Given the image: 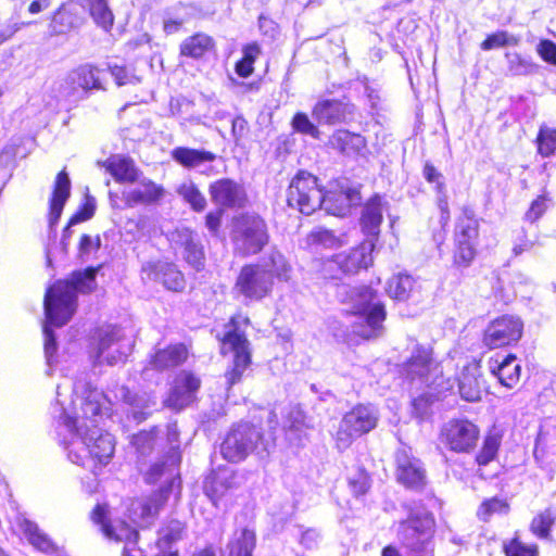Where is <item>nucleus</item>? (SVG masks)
Segmentation results:
<instances>
[{
    "label": "nucleus",
    "mask_w": 556,
    "mask_h": 556,
    "mask_svg": "<svg viewBox=\"0 0 556 556\" xmlns=\"http://www.w3.org/2000/svg\"><path fill=\"white\" fill-rule=\"evenodd\" d=\"M60 386H58V435L61 439L71 463L91 471L92 477L83 482L88 493L92 494L99 485L97 476L108 465L115 451L111 433L100 427L105 416H110L111 401L100 390L92 388L86 379H77L73 384L71 412L60 404Z\"/></svg>",
    "instance_id": "1"
},
{
    "label": "nucleus",
    "mask_w": 556,
    "mask_h": 556,
    "mask_svg": "<svg viewBox=\"0 0 556 556\" xmlns=\"http://www.w3.org/2000/svg\"><path fill=\"white\" fill-rule=\"evenodd\" d=\"M96 268L73 273L70 280H59L50 287L45 295L46 323L43 325L45 356L51 375L56 342L53 327L64 326L76 309L77 292H90L96 285Z\"/></svg>",
    "instance_id": "2"
},
{
    "label": "nucleus",
    "mask_w": 556,
    "mask_h": 556,
    "mask_svg": "<svg viewBox=\"0 0 556 556\" xmlns=\"http://www.w3.org/2000/svg\"><path fill=\"white\" fill-rule=\"evenodd\" d=\"M291 265L277 250H270L258 263L244 265L235 283L233 291L245 303L258 302L273 292L274 280L288 281Z\"/></svg>",
    "instance_id": "3"
},
{
    "label": "nucleus",
    "mask_w": 556,
    "mask_h": 556,
    "mask_svg": "<svg viewBox=\"0 0 556 556\" xmlns=\"http://www.w3.org/2000/svg\"><path fill=\"white\" fill-rule=\"evenodd\" d=\"M179 464L180 455L177 450L172 448L163 462L156 463L150 468L147 475L148 482L155 483L162 480L166 485L149 497L137 498L130 503L128 515L134 523L140 527L148 526L165 504L174 486L176 484L179 486Z\"/></svg>",
    "instance_id": "4"
},
{
    "label": "nucleus",
    "mask_w": 556,
    "mask_h": 556,
    "mask_svg": "<svg viewBox=\"0 0 556 556\" xmlns=\"http://www.w3.org/2000/svg\"><path fill=\"white\" fill-rule=\"evenodd\" d=\"M250 324L247 316L238 314L225 326V332L220 339L223 354L232 353V367L225 374L228 387H232L241 380L243 372L251 364L250 342L245 336V329Z\"/></svg>",
    "instance_id": "5"
},
{
    "label": "nucleus",
    "mask_w": 556,
    "mask_h": 556,
    "mask_svg": "<svg viewBox=\"0 0 556 556\" xmlns=\"http://www.w3.org/2000/svg\"><path fill=\"white\" fill-rule=\"evenodd\" d=\"M354 296L351 309V314L355 317L352 323L353 333L364 339L378 337L386 318L383 304L369 287L356 289Z\"/></svg>",
    "instance_id": "6"
},
{
    "label": "nucleus",
    "mask_w": 556,
    "mask_h": 556,
    "mask_svg": "<svg viewBox=\"0 0 556 556\" xmlns=\"http://www.w3.org/2000/svg\"><path fill=\"white\" fill-rule=\"evenodd\" d=\"M132 343L124 331L116 326L100 328L93 337L90 358L94 366H110L122 363L131 352Z\"/></svg>",
    "instance_id": "7"
},
{
    "label": "nucleus",
    "mask_w": 556,
    "mask_h": 556,
    "mask_svg": "<svg viewBox=\"0 0 556 556\" xmlns=\"http://www.w3.org/2000/svg\"><path fill=\"white\" fill-rule=\"evenodd\" d=\"M261 430L249 422H241L230 429L220 444V454L230 463H239L253 452H265Z\"/></svg>",
    "instance_id": "8"
},
{
    "label": "nucleus",
    "mask_w": 556,
    "mask_h": 556,
    "mask_svg": "<svg viewBox=\"0 0 556 556\" xmlns=\"http://www.w3.org/2000/svg\"><path fill=\"white\" fill-rule=\"evenodd\" d=\"M103 71L86 63L71 71L60 87V97L71 104L87 99L92 91L104 90Z\"/></svg>",
    "instance_id": "9"
},
{
    "label": "nucleus",
    "mask_w": 556,
    "mask_h": 556,
    "mask_svg": "<svg viewBox=\"0 0 556 556\" xmlns=\"http://www.w3.org/2000/svg\"><path fill=\"white\" fill-rule=\"evenodd\" d=\"M267 226L263 218L254 214L242 215L233 230L235 251L242 255H254L268 243Z\"/></svg>",
    "instance_id": "10"
},
{
    "label": "nucleus",
    "mask_w": 556,
    "mask_h": 556,
    "mask_svg": "<svg viewBox=\"0 0 556 556\" xmlns=\"http://www.w3.org/2000/svg\"><path fill=\"white\" fill-rule=\"evenodd\" d=\"M323 200L324 192L314 175L300 170L292 178L287 191V202L290 207L299 210L302 214L311 215L321 207Z\"/></svg>",
    "instance_id": "11"
},
{
    "label": "nucleus",
    "mask_w": 556,
    "mask_h": 556,
    "mask_svg": "<svg viewBox=\"0 0 556 556\" xmlns=\"http://www.w3.org/2000/svg\"><path fill=\"white\" fill-rule=\"evenodd\" d=\"M378 410L371 405H357L340 421L336 434L339 450L348 448L355 438L369 432L377 426Z\"/></svg>",
    "instance_id": "12"
},
{
    "label": "nucleus",
    "mask_w": 556,
    "mask_h": 556,
    "mask_svg": "<svg viewBox=\"0 0 556 556\" xmlns=\"http://www.w3.org/2000/svg\"><path fill=\"white\" fill-rule=\"evenodd\" d=\"M403 372L412 382L419 381L427 388L440 387L443 382L442 369L432 358L431 350L417 345L408 361L404 364Z\"/></svg>",
    "instance_id": "13"
},
{
    "label": "nucleus",
    "mask_w": 556,
    "mask_h": 556,
    "mask_svg": "<svg viewBox=\"0 0 556 556\" xmlns=\"http://www.w3.org/2000/svg\"><path fill=\"white\" fill-rule=\"evenodd\" d=\"M479 223L472 212L464 211L455 229L454 262L458 266H468L476 255L479 236Z\"/></svg>",
    "instance_id": "14"
},
{
    "label": "nucleus",
    "mask_w": 556,
    "mask_h": 556,
    "mask_svg": "<svg viewBox=\"0 0 556 556\" xmlns=\"http://www.w3.org/2000/svg\"><path fill=\"white\" fill-rule=\"evenodd\" d=\"M520 318L504 315L494 319L484 330L483 343L489 349H498L517 342L522 334Z\"/></svg>",
    "instance_id": "15"
},
{
    "label": "nucleus",
    "mask_w": 556,
    "mask_h": 556,
    "mask_svg": "<svg viewBox=\"0 0 556 556\" xmlns=\"http://www.w3.org/2000/svg\"><path fill=\"white\" fill-rule=\"evenodd\" d=\"M479 438L478 427L467 419H453L442 429L443 442L454 452H469Z\"/></svg>",
    "instance_id": "16"
},
{
    "label": "nucleus",
    "mask_w": 556,
    "mask_h": 556,
    "mask_svg": "<svg viewBox=\"0 0 556 556\" xmlns=\"http://www.w3.org/2000/svg\"><path fill=\"white\" fill-rule=\"evenodd\" d=\"M136 182L135 186L127 187L122 191V199L127 207L132 208L139 205H155L166 195L163 186L154 182L150 178L141 175Z\"/></svg>",
    "instance_id": "17"
},
{
    "label": "nucleus",
    "mask_w": 556,
    "mask_h": 556,
    "mask_svg": "<svg viewBox=\"0 0 556 556\" xmlns=\"http://www.w3.org/2000/svg\"><path fill=\"white\" fill-rule=\"evenodd\" d=\"M108 506L98 504L91 513L94 523L101 526L103 534L115 541H124L125 545H136L138 532L123 520H108Z\"/></svg>",
    "instance_id": "18"
},
{
    "label": "nucleus",
    "mask_w": 556,
    "mask_h": 556,
    "mask_svg": "<svg viewBox=\"0 0 556 556\" xmlns=\"http://www.w3.org/2000/svg\"><path fill=\"white\" fill-rule=\"evenodd\" d=\"M397 480L408 489L421 490L426 484V471L421 462L406 448L396 452Z\"/></svg>",
    "instance_id": "19"
},
{
    "label": "nucleus",
    "mask_w": 556,
    "mask_h": 556,
    "mask_svg": "<svg viewBox=\"0 0 556 556\" xmlns=\"http://www.w3.org/2000/svg\"><path fill=\"white\" fill-rule=\"evenodd\" d=\"M142 279L149 281H161L163 286L172 291H182L186 285L184 275L177 266L166 262H148L141 268Z\"/></svg>",
    "instance_id": "20"
},
{
    "label": "nucleus",
    "mask_w": 556,
    "mask_h": 556,
    "mask_svg": "<svg viewBox=\"0 0 556 556\" xmlns=\"http://www.w3.org/2000/svg\"><path fill=\"white\" fill-rule=\"evenodd\" d=\"M199 388L200 379L190 372L182 371L175 378L164 404L180 410L193 402Z\"/></svg>",
    "instance_id": "21"
},
{
    "label": "nucleus",
    "mask_w": 556,
    "mask_h": 556,
    "mask_svg": "<svg viewBox=\"0 0 556 556\" xmlns=\"http://www.w3.org/2000/svg\"><path fill=\"white\" fill-rule=\"evenodd\" d=\"M172 244L177 254L194 269L203 267L204 253L198 236L188 228L177 229L172 235Z\"/></svg>",
    "instance_id": "22"
},
{
    "label": "nucleus",
    "mask_w": 556,
    "mask_h": 556,
    "mask_svg": "<svg viewBox=\"0 0 556 556\" xmlns=\"http://www.w3.org/2000/svg\"><path fill=\"white\" fill-rule=\"evenodd\" d=\"M212 201L226 208L242 207L247 201L244 188L229 178L218 179L210 185Z\"/></svg>",
    "instance_id": "23"
},
{
    "label": "nucleus",
    "mask_w": 556,
    "mask_h": 556,
    "mask_svg": "<svg viewBox=\"0 0 556 556\" xmlns=\"http://www.w3.org/2000/svg\"><path fill=\"white\" fill-rule=\"evenodd\" d=\"M432 520L430 518L409 519L400 526L403 543L412 551H425L432 536Z\"/></svg>",
    "instance_id": "24"
},
{
    "label": "nucleus",
    "mask_w": 556,
    "mask_h": 556,
    "mask_svg": "<svg viewBox=\"0 0 556 556\" xmlns=\"http://www.w3.org/2000/svg\"><path fill=\"white\" fill-rule=\"evenodd\" d=\"M115 397L123 400L128 406L126 409L128 417L131 416L138 424L144 420L156 405L155 399L150 394L146 392L134 393L125 387L118 389Z\"/></svg>",
    "instance_id": "25"
},
{
    "label": "nucleus",
    "mask_w": 556,
    "mask_h": 556,
    "mask_svg": "<svg viewBox=\"0 0 556 556\" xmlns=\"http://www.w3.org/2000/svg\"><path fill=\"white\" fill-rule=\"evenodd\" d=\"M354 113L352 104L339 100H321L313 109V116L319 124L334 125L345 122Z\"/></svg>",
    "instance_id": "26"
},
{
    "label": "nucleus",
    "mask_w": 556,
    "mask_h": 556,
    "mask_svg": "<svg viewBox=\"0 0 556 556\" xmlns=\"http://www.w3.org/2000/svg\"><path fill=\"white\" fill-rule=\"evenodd\" d=\"M18 527L28 543L35 549L49 556H63V549L59 547L52 539L38 527L37 523L23 518L18 520Z\"/></svg>",
    "instance_id": "27"
},
{
    "label": "nucleus",
    "mask_w": 556,
    "mask_h": 556,
    "mask_svg": "<svg viewBox=\"0 0 556 556\" xmlns=\"http://www.w3.org/2000/svg\"><path fill=\"white\" fill-rule=\"evenodd\" d=\"M374 247V240L367 239L348 254H339L337 263L345 273H355L361 268H367L372 262L371 252Z\"/></svg>",
    "instance_id": "28"
},
{
    "label": "nucleus",
    "mask_w": 556,
    "mask_h": 556,
    "mask_svg": "<svg viewBox=\"0 0 556 556\" xmlns=\"http://www.w3.org/2000/svg\"><path fill=\"white\" fill-rule=\"evenodd\" d=\"M361 201V193L357 189H346L339 192H328L324 194L321 207L329 214L336 216H345L350 208L357 205Z\"/></svg>",
    "instance_id": "29"
},
{
    "label": "nucleus",
    "mask_w": 556,
    "mask_h": 556,
    "mask_svg": "<svg viewBox=\"0 0 556 556\" xmlns=\"http://www.w3.org/2000/svg\"><path fill=\"white\" fill-rule=\"evenodd\" d=\"M70 195L71 180L68 178V174L65 170H62L56 176L52 197L50 199V211L48 215L50 228H53L58 224Z\"/></svg>",
    "instance_id": "30"
},
{
    "label": "nucleus",
    "mask_w": 556,
    "mask_h": 556,
    "mask_svg": "<svg viewBox=\"0 0 556 556\" xmlns=\"http://www.w3.org/2000/svg\"><path fill=\"white\" fill-rule=\"evenodd\" d=\"M81 18L77 14L76 4L67 2L62 4L53 14L49 24L51 35H64L79 27Z\"/></svg>",
    "instance_id": "31"
},
{
    "label": "nucleus",
    "mask_w": 556,
    "mask_h": 556,
    "mask_svg": "<svg viewBox=\"0 0 556 556\" xmlns=\"http://www.w3.org/2000/svg\"><path fill=\"white\" fill-rule=\"evenodd\" d=\"M383 203L379 195L372 197L364 206L361 226L368 239L375 240L380 231L382 223Z\"/></svg>",
    "instance_id": "32"
},
{
    "label": "nucleus",
    "mask_w": 556,
    "mask_h": 556,
    "mask_svg": "<svg viewBox=\"0 0 556 556\" xmlns=\"http://www.w3.org/2000/svg\"><path fill=\"white\" fill-rule=\"evenodd\" d=\"M458 391L463 400L478 402L482 395L480 370L477 365L464 367L458 378Z\"/></svg>",
    "instance_id": "33"
},
{
    "label": "nucleus",
    "mask_w": 556,
    "mask_h": 556,
    "mask_svg": "<svg viewBox=\"0 0 556 556\" xmlns=\"http://www.w3.org/2000/svg\"><path fill=\"white\" fill-rule=\"evenodd\" d=\"M490 369L494 374L500 382L506 388H514L519 379L521 372V366L515 355H507L502 361H494L490 364Z\"/></svg>",
    "instance_id": "34"
},
{
    "label": "nucleus",
    "mask_w": 556,
    "mask_h": 556,
    "mask_svg": "<svg viewBox=\"0 0 556 556\" xmlns=\"http://www.w3.org/2000/svg\"><path fill=\"white\" fill-rule=\"evenodd\" d=\"M106 170L118 182L134 184L139 180L141 172L132 160L121 155H114L106 161Z\"/></svg>",
    "instance_id": "35"
},
{
    "label": "nucleus",
    "mask_w": 556,
    "mask_h": 556,
    "mask_svg": "<svg viewBox=\"0 0 556 556\" xmlns=\"http://www.w3.org/2000/svg\"><path fill=\"white\" fill-rule=\"evenodd\" d=\"M187 355L184 344H175L156 351L151 357L150 364L157 370L169 369L182 364L187 359Z\"/></svg>",
    "instance_id": "36"
},
{
    "label": "nucleus",
    "mask_w": 556,
    "mask_h": 556,
    "mask_svg": "<svg viewBox=\"0 0 556 556\" xmlns=\"http://www.w3.org/2000/svg\"><path fill=\"white\" fill-rule=\"evenodd\" d=\"M172 157L184 167L199 168L205 163L213 162L216 159V155L205 150L178 147L172 151Z\"/></svg>",
    "instance_id": "37"
},
{
    "label": "nucleus",
    "mask_w": 556,
    "mask_h": 556,
    "mask_svg": "<svg viewBox=\"0 0 556 556\" xmlns=\"http://www.w3.org/2000/svg\"><path fill=\"white\" fill-rule=\"evenodd\" d=\"M78 4L88 10L90 16L93 22L104 29L109 31L114 23V15L111 9L108 5L106 0H77Z\"/></svg>",
    "instance_id": "38"
},
{
    "label": "nucleus",
    "mask_w": 556,
    "mask_h": 556,
    "mask_svg": "<svg viewBox=\"0 0 556 556\" xmlns=\"http://www.w3.org/2000/svg\"><path fill=\"white\" fill-rule=\"evenodd\" d=\"M214 48L213 39L205 34H195L186 38L180 45V54L191 59H200Z\"/></svg>",
    "instance_id": "39"
},
{
    "label": "nucleus",
    "mask_w": 556,
    "mask_h": 556,
    "mask_svg": "<svg viewBox=\"0 0 556 556\" xmlns=\"http://www.w3.org/2000/svg\"><path fill=\"white\" fill-rule=\"evenodd\" d=\"M255 546V532L243 528L236 531L228 543L229 556H252Z\"/></svg>",
    "instance_id": "40"
},
{
    "label": "nucleus",
    "mask_w": 556,
    "mask_h": 556,
    "mask_svg": "<svg viewBox=\"0 0 556 556\" xmlns=\"http://www.w3.org/2000/svg\"><path fill=\"white\" fill-rule=\"evenodd\" d=\"M330 143L333 148L348 155L358 153L362 149L366 148V140L363 136L342 129L337 130L331 136Z\"/></svg>",
    "instance_id": "41"
},
{
    "label": "nucleus",
    "mask_w": 556,
    "mask_h": 556,
    "mask_svg": "<svg viewBox=\"0 0 556 556\" xmlns=\"http://www.w3.org/2000/svg\"><path fill=\"white\" fill-rule=\"evenodd\" d=\"M416 280L406 274L393 276L387 285V293L397 301H406L415 292Z\"/></svg>",
    "instance_id": "42"
},
{
    "label": "nucleus",
    "mask_w": 556,
    "mask_h": 556,
    "mask_svg": "<svg viewBox=\"0 0 556 556\" xmlns=\"http://www.w3.org/2000/svg\"><path fill=\"white\" fill-rule=\"evenodd\" d=\"M442 383L440 382V387H437V389L435 386L428 388V391L413 400V413L416 417L424 419L430 415L432 405L439 401L440 394L445 390Z\"/></svg>",
    "instance_id": "43"
},
{
    "label": "nucleus",
    "mask_w": 556,
    "mask_h": 556,
    "mask_svg": "<svg viewBox=\"0 0 556 556\" xmlns=\"http://www.w3.org/2000/svg\"><path fill=\"white\" fill-rule=\"evenodd\" d=\"M507 70L514 76H528L535 74L540 66L530 56H523L517 52H507Z\"/></svg>",
    "instance_id": "44"
},
{
    "label": "nucleus",
    "mask_w": 556,
    "mask_h": 556,
    "mask_svg": "<svg viewBox=\"0 0 556 556\" xmlns=\"http://www.w3.org/2000/svg\"><path fill=\"white\" fill-rule=\"evenodd\" d=\"M176 192L188 203L195 212H202L206 207V199L191 180L182 181Z\"/></svg>",
    "instance_id": "45"
},
{
    "label": "nucleus",
    "mask_w": 556,
    "mask_h": 556,
    "mask_svg": "<svg viewBox=\"0 0 556 556\" xmlns=\"http://www.w3.org/2000/svg\"><path fill=\"white\" fill-rule=\"evenodd\" d=\"M242 59L236 64V73L243 78L253 73V64L261 54V47L256 42L248 43L242 49Z\"/></svg>",
    "instance_id": "46"
},
{
    "label": "nucleus",
    "mask_w": 556,
    "mask_h": 556,
    "mask_svg": "<svg viewBox=\"0 0 556 556\" xmlns=\"http://www.w3.org/2000/svg\"><path fill=\"white\" fill-rule=\"evenodd\" d=\"M307 243L314 247L333 249L339 247L341 241L333 231L323 227H316L307 236Z\"/></svg>",
    "instance_id": "47"
},
{
    "label": "nucleus",
    "mask_w": 556,
    "mask_h": 556,
    "mask_svg": "<svg viewBox=\"0 0 556 556\" xmlns=\"http://www.w3.org/2000/svg\"><path fill=\"white\" fill-rule=\"evenodd\" d=\"M539 237L536 232L530 233L526 228H520L514 233L513 253L519 256L525 252H530L538 243Z\"/></svg>",
    "instance_id": "48"
},
{
    "label": "nucleus",
    "mask_w": 556,
    "mask_h": 556,
    "mask_svg": "<svg viewBox=\"0 0 556 556\" xmlns=\"http://www.w3.org/2000/svg\"><path fill=\"white\" fill-rule=\"evenodd\" d=\"M555 520L556 515L552 509H545L533 518L530 527L532 533L540 539H547Z\"/></svg>",
    "instance_id": "49"
},
{
    "label": "nucleus",
    "mask_w": 556,
    "mask_h": 556,
    "mask_svg": "<svg viewBox=\"0 0 556 556\" xmlns=\"http://www.w3.org/2000/svg\"><path fill=\"white\" fill-rule=\"evenodd\" d=\"M538 151L542 156L556 155V129L542 127L538 136Z\"/></svg>",
    "instance_id": "50"
},
{
    "label": "nucleus",
    "mask_w": 556,
    "mask_h": 556,
    "mask_svg": "<svg viewBox=\"0 0 556 556\" xmlns=\"http://www.w3.org/2000/svg\"><path fill=\"white\" fill-rule=\"evenodd\" d=\"M506 556H538L539 549L536 544H528L519 538H514L503 545Z\"/></svg>",
    "instance_id": "51"
},
{
    "label": "nucleus",
    "mask_w": 556,
    "mask_h": 556,
    "mask_svg": "<svg viewBox=\"0 0 556 556\" xmlns=\"http://www.w3.org/2000/svg\"><path fill=\"white\" fill-rule=\"evenodd\" d=\"M292 128L302 134L311 136L315 139L319 138V129L318 127L311 122L308 116L305 113L299 112L292 118Z\"/></svg>",
    "instance_id": "52"
},
{
    "label": "nucleus",
    "mask_w": 556,
    "mask_h": 556,
    "mask_svg": "<svg viewBox=\"0 0 556 556\" xmlns=\"http://www.w3.org/2000/svg\"><path fill=\"white\" fill-rule=\"evenodd\" d=\"M500 446V438L496 435H488L484 439L483 446L477 455V463L479 465H488L494 459Z\"/></svg>",
    "instance_id": "53"
},
{
    "label": "nucleus",
    "mask_w": 556,
    "mask_h": 556,
    "mask_svg": "<svg viewBox=\"0 0 556 556\" xmlns=\"http://www.w3.org/2000/svg\"><path fill=\"white\" fill-rule=\"evenodd\" d=\"M516 43L517 40L507 31H496L486 37V39L481 43V49L488 51L495 48H501Z\"/></svg>",
    "instance_id": "54"
},
{
    "label": "nucleus",
    "mask_w": 556,
    "mask_h": 556,
    "mask_svg": "<svg viewBox=\"0 0 556 556\" xmlns=\"http://www.w3.org/2000/svg\"><path fill=\"white\" fill-rule=\"evenodd\" d=\"M108 68L117 86L135 85L140 81L139 77L125 66L109 64Z\"/></svg>",
    "instance_id": "55"
},
{
    "label": "nucleus",
    "mask_w": 556,
    "mask_h": 556,
    "mask_svg": "<svg viewBox=\"0 0 556 556\" xmlns=\"http://www.w3.org/2000/svg\"><path fill=\"white\" fill-rule=\"evenodd\" d=\"M507 508H508V505H507V503L504 500L498 498V497H493V498L484 501L481 504V506H480V508L478 510V516L482 520H488V518L492 514H495V513H506Z\"/></svg>",
    "instance_id": "56"
},
{
    "label": "nucleus",
    "mask_w": 556,
    "mask_h": 556,
    "mask_svg": "<svg viewBox=\"0 0 556 556\" xmlns=\"http://www.w3.org/2000/svg\"><path fill=\"white\" fill-rule=\"evenodd\" d=\"M101 247V239L99 236L91 237L89 235H83L79 241L78 254L83 260L89 258V256L96 253Z\"/></svg>",
    "instance_id": "57"
},
{
    "label": "nucleus",
    "mask_w": 556,
    "mask_h": 556,
    "mask_svg": "<svg viewBox=\"0 0 556 556\" xmlns=\"http://www.w3.org/2000/svg\"><path fill=\"white\" fill-rule=\"evenodd\" d=\"M185 530L184 525L178 520H172L168 526L162 531L159 540V545L172 543L181 539Z\"/></svg>",
    "instance_id": "58"
},
{
    "label": "nucleus",
    "mask_w": 556,
    "mask_h": 556,
    "mask_svg": "<svg viewBox=\"0 0 556 556\" xmlns=\"http://www.w3.org/2000/svg\"><path fill=\"white\" fill-rule=\"evenodd\" d=\"M349 484L354 495H364L370 486L369 476L365 471L359 470L350 478Z\"/></svg>",
    "instance_id": "59"
},
{
    "label": "nucleus",
    "mask_w": 556,
    "mask_h": 556,
    "mask_svg": "<svg viewBox=\"0 0 556 556\" xmlns=\"http://www.w3.org/2000/svg\"><path fill=\"white\" fill-rule=\"evenodd\" d=\"M96 210V203L92 198H87L86 202L80 206V208L71 217L70 226L77 225L85 220L90 219Z\"/></svg>",
    "instance_id": "60"
},
{
    "label": "nucleus",
    "mask_w": 556,
    "mask_h": 556,
    "mask_svg": "<svg viewBox=\"0 0 556 556\" xmlns=\"http://www.w3.org/2000/svg\"><path fill=\"white\" fill-rule=\"evenodd\" d=\"M536 52L541 59L552 65H556V43L549 39H542L536 45Z\"/></svg>",
    "instance_id": "61"
},
{
    "label": "nucleus",
    "mask_w": 556,
    "mask_h": 556,
    "mask_svg": "<svg viewBox=\"0 0 556 556\" xmlns=\"http://www.w3.org/2000/svg\"><path fill=\"white\" fill-rule=\"evenodd\" d=\"M424 177L427 181L435 184L438 195L446 194L443 176L432 164L426 163L424 167Z\"/></svg>",
    "instance_id": "62"
},
{
    "label": "nucleus",
    "mask_w": 556,
    "mask_h": 556,
    "mask_svg": "<svg viewBox=\"0 0 556 556\" xmlns=\"http://www.w3.org/2000/svg\"><path fill=\"white\" fill-rule=\"evenodd\" d=\"M300 531L301 535L299 542L304 548L314 549L318 547L321 540V535L318 530L314 528L302 530V528H300Z\"/></svg>",
    "instance_id": "63"
},
{
    "label": "nucleus",
    "mask_w": 556,
    "mask_h": 556,
    "mask_svg": "<svg viewBox=\"0 0 556 556\" xmlns=\"http://www.w3.org/2000/svg\"><path fill=\"white\" fill-rule=\"evenodd\" d=\"M547 208V200L545 197H538L527 211L525 218L530 223L538 220Z\"/></svg>",
    "instance_id": "64"
}]
</instances>
